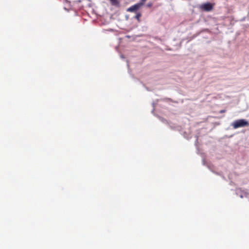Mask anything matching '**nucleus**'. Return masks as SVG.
I'll return each instance as SVG.
<instances>
[{"label": "nucleus", "instance_id": "f257e3e1", "mask_svg": "<svg viewBox=\"0 0 249 249\" xmlns=\"http://www.w3.org/2000/svg\"><path fill=\"white\" fill-rule=\"evenodd\" d=\"M249 125V123L248 121L243 119L235 120L231 124V126H232L234 129L243 127Z\"/></svg>", "mask_w": 249, "mask_h": 249}, {"label": "nucleus", "instance_id": "f03ea898", "mask_svg": "<svg viewBox=\"0 0 249 249\" xmlns=\"http://www.w3.org/2000/svg\"><path fill=\"white\" fill-rule=\"evenodd\" d=\"M200 8L204 11H210L213 8V6L210 3H206L202 4L200 6Z\"/></svg>", "mask_w": 249, "mask_h": 249}, {"label": "nucleus", "instance_id": "7ed1b4c3", "mask_svg": "<svg viewBox=\"0 0 249 249\" xmlns=\"http://www.w3.org/2000/svg\"><path fill=\"white\" fill-rule=\"evenodd\" d=\"M142 7L138 3L131 6L127 9V12H134L141 8Z\"/></svg>", "mask_w": 249, "mask_h": 249}, {"label": "nucleus", "instance_id": "20e7f679", "mask_svg": "<svg viewBox=\"0 0 249 249\" xmlns=\"http://www.w3.org/2000/svg\"><path fill=\"white\" fill-rule=\"evenodd\" d=\"M112 5L118 6L119 5V2L117 0H110Z\"/></svg>", "mask_w": 249, "mask_h": 249}, {"label": "nucleus", "instance_id": "39448f33", "mask_svg": "<svg viewBox=\"0 0 249 249\" xmlns=\"http://www.w3.org/2000/svg\"><path fill=\"white\" fill-rule=\"evenodd\" d=\"M142 16V15L140 13H137L135 17V18L138 20H140V17Z\"/></svg>", "mask_w": 249, "mask_h": 249}, {"label": "nucleus", "instance_id": "423d86ee", "mask_svg": "<svg viewBox=\"0 0 249 249\" xmlns=\"http://www.w3.org/2000/svg\"><path fill=\"white\" fill-rule=\"evenodd\" d=\"M146 0H141L138 3L142 7Z\"/></svg>", "mask_w": 249, "mask_h": 249}, {"label": "nucleus", "instance_id": "0eeeda50", "mask_svg": "<svg viewBox=\"0 0 249 249\" xmlns=\"http://www.w3.org/2000/svg\"><path fill=\"white\" fill-rule=\"evenodd\" d=\"M147 7H151L152 6V3L150 2L147 4L146 5Z\"/></svg>", "mask_w": 249, "mask_h": 249}, {"label": "nucleus", "instance_id": "6e6552de", "mask_svg": "<svg viewBox=\"0 0 249 249\" xmlns=\"http://www.w3.org/2000/svg\"><path fill=\"white\" fill-rule=\"evenodd\" d=\"M121 57L122 58H124V56H123V55H121Z\"/></svg>", "mask_w": 249, "mask_h": 249}, {"label": "nucleus", "instance_id": "1a4fd4ad", "mask_svg": "<svg viewBox=\"0 0 249 249\" xmlns=\"http://www.w3.org/2000/svg\"><path fill=\"white\" fill-rule=\"evenodd\" d=\"M224 112H225V111H224V110H221V111H220V112H221V113Z\"/></svg>", "mask_w": 249, "mask_h": 249}, {"label": "nucleus", "instance_id": "9d476101", "mask_svg": "<svg viewBox=\"0 0 249 249\" xmlns=\"http://www.w3.org/2000/svg\"><path fill=\"white\" fill-rule=\"evenodd\" d=\"M153 107H155V104L154 103H153Z\"/></svg>", "mask_w": 249, "mask_h": 249}]
</instances>
